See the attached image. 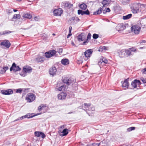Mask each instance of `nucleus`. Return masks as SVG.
I'll use <instances>...</instances> for the list:
<instances>
[{"label": "nucleus", "mask_w": 146, "mask_h": 146, "mask_svg": "<svg viewBox=\"0 0 146 146\" xmlns=\"http://www.w3.org/2000/svg\"><path fill=\"white\" fill-rule=\"evenodd\" d=\"M140 7L139 4L135 3L132 5L131 7V11L134 13H137L139 11Z\"/></svg>", "instance_id": "1"}, {"label": "nucleus", "mask_w": 146, "mask_h": 146, "mask_svg": "<svg viewBox=\"0 0 146 146\" xmlns=\"http://www.w3.org/2000/svg\"><path fill=\"white\" fill-rule=\"evenodd\" d=\"M36 97L35 95L33 93H29L27 95L25 99L29 102H31L34 101Z\"/></svg>", "instance_id": "2"}, {"label": "nucleus", "mask_w": 146, "mask_h": 146, "mask_svg": "<svg viewBox=\"0 0 146 146\" xmlns=\"http://www.w3.org/2000/svg\"><path fill=\"white\" fill-rule=\"evenodd\" d=\"M57 52L54 50L52 49L49 50L45 53V56L47 58H49L55 54Z\"/></svg>", "instance_id": "3"}, {"label": "nucleus", "mask_w": 146, "mask_h": 146, "mask_svg": "<svg viewBox=\"0 0 146 146\" xmlns=\"http://www.w3.org/2000/svg\"><path fill=\"white\" fill-rule=\"evenodd\" d=\"M141 29V27L138 25H135L131 27V30L132 32H133L135 34H139Z\"/></svg>", "instance_id": "4"}, {"label": "nucleus", "mask_w": 146, "mask_h": 146, "mask_svg": "<svg viewBox=\"0 0 146 146\" xmlns=\"http://www.w3.org/2000/svg\"><path fill=\"white\" fill-rule=\"evenodd\" d=\"M92 52L93 50L92 49H88V50H86V51L84 52V55L85 56L84 59L85 60H87L91 56L92 54Z\"/></svg>", "instance_id": "5"}, {"label": "nucleus", "mask_w": 146, "mask_h": 146, "mask_svg": "<svg viewBox=\"0 0 146 146\" xmlns=\"http://www.w3.org/2000/svg\"><path fill=\"white\" fill-rule=\"evenodd\" d=\"M61 7L62 8H70L72 6V5L70 4L68 2L64 1L60 3Z\"/></svg>", "instance_id": "6"}, {"label": "nucleus", "mask_w": 146, "mask_h": 146, "mask_svg": "<svg viewBox=\"0 0 146 146\" xmlns=\"http://www.w3.org/2000/svg\"><path fill=\"white\" fill-rule=\"evenodd\" d=\"M63 11L61 8L55 9L53 11L54 15L56 16H60L62 14Z\"/></svg>", "instance_id": "7"}, {"label": "nucleus", "mask_w": 146, "mask_h": 146, "mask_svg": "<svg viewBox=\"0 0 146 146\" xmlns=\"http://www.w3.org/2000/svg\"><path fill=\"white\" fill-rule=\"evenodd\" d=\"M1 92L4 95H9L13 94V91L12 89H8L6 90H2L1 91Z\"/></svg>", "instance_id": "8"}, {"label": "nucleus", "mask_w": 146, "mask_h": 146, "mask_svg": "<svg viewBox=\"0 0 146 146\" xmlns=\"http://www.w3.org/2000/svg\"><path fill=\"white\" fill-rule=\"evenodd\" d=\"M21 69L19 66H17L16 64L13 63V64L12 66L10 68L11 71L13 70L14 71L16 72L21 70Z\"/></svg>", "instance_id": "9"}, {"label": "nucleus", "mask_w": 146, "mask_h": 146, "mask_svg": "<svg viewBox=\"0 0 146 146\" xmlns=\"http://www.w3.org/2000/svg\"><path fill=\"white\" fill-rule=\"evenodd\" d=\"M1 45L5 47L6 48H9L11 44L8 40H4L1 43Z\"/></svg>", "instance_id": "10"}, {"label": "nucleus", "mask_w": 146, "mask_h": 146, "mask_svg": "<svg viewBox=\"0 0 146 146\" xmlns=\"http://www.w3.org/2000/svg\"><path fill=\"white\" fill-rule=\"evenodd\" d=\"M141 84L140 80H135L132 82L131 85L133 88H136L137 86H139Z\"/></svg>", "instance_id": "11"}, {"label": "nucleus", "mask_w": 146, "mask_h": 146, "mask_svg": "<svg viewBox=\"0 0 146 146\" xmlns=\"http://www.w3.org/2000/svg\"><path fill=\"white\" fill-rule=\"evenodd\" d=\"M56 71L57 70L56 68L53 66L50 68L49 72L50 75L53 76L56 75Z\"/></svg>", "instance_id": "12"}, {"label": "nucleus", "mask_w": 146, "mask_h": 146, "mask_svg": "<svg viewBox=\"0 0 146 146\" xmlns=\"http://www.w3.org/2000/svg\"><path fill=\"white\" fill-rule=\"evenodd\" d=\"M34 134L35 136L37 137H41L42 138H44L46 137L45 134L43 133L40 131H35Z\"/></svg>", "instance_id": "13"}, {"label": "nucleus", "mask_w": 146, "mask_h": 146, "mask_svg": "<svg viewBox=\"0 0 146 146\" xmlns=\"http://www.w3.org/2000/svg\"><path fill=\"white\" fill-rule=\"evenodd\" d=\"M126 28L123 23H121L118 24L116 27V30L118 31H123Z\"/></svg>", "instance_id": "14"}, {"label": "nucleus", "mask_w": 146, "mask_h": 146, "mask_svg": "<svg viewBox=\"0 0 146 146\" xmlns=\"http://www.w3.org/2000/svg\"><path fill=\"white\" fill-rule=\"evenodd\" d=\"M66 96L67 94L66 93L61 92L58 95V98L59 100H63L65 99Z\"/></svg>", "instance_id": "15"}, {"label": "nucleus", "mask_w": 146, "mask_h": 146, "mask_svg": "<svg viewBox=\"0 0 146 146\" xmlns=\"http://www.w3.org/2000/svg\"><path fill=\"white\" fill-rule=\"evenodd\" d=\"M34 116V115H32V114H31L29 113L25 115L24 116H22L21 117H20V119H17L15 120L14 121H18V120H19V119L22 120L24 118H32Z\"/></svg>", "instance_id": "16"}, {"label": "nucleus", "mask_w": 146, "mask_h": 146, "mask_svg": "<svg viewBox=\"0 0 146 146\" xmlns=\"http://www.w3.org/2000/svg\"><path fill=\"white\" fill-rule=\"evenodd\" d=\"M129 86V83L128 82V78L125 80L122 84V86L125 89H126L128 88Z\"/></svg>", "instance_id": "17"}, {"label": "nucleus", "mask_w": 146, "mask_h": 146, "mask_svg": "<svg viewBox=\"0 0 146 146\" xmlns=\"http://www.w3.org/2000/svg\"><path fill=\"white\" fill-rule=\"evenodd\" d=\"M31 68L28 66H25L23 68V70L25 73H30L32 72Z\"/></svg>", "instance_id": "18"}, {"label": "nucleus", "mask_w": 146, "mask_h": 146, "mask_svg": "<svg viewBox=\"0 0 146 146\" xmlns=\"http://www.w3.org/2000/svg\"><path fill=\"white\" fill-rule=\"evenodd\" d=\"M110 0H103L102 2L103 4V7H108L110 4Z\"/></svg>", "instance_id": "19"}, {"label": "nucleus", "mask_w": 146, "mask_h": 146, "mask_svg": "<svg viewBox=\"0 0 146 146\" xmlns=\"http://www.w3.org/2000/svg\"><path fill=\"white\" fill-rule=\"evenodd\" d=\"M63 81L68 85H70L72 82L71 80L67 77H65L63 79Z\"/></svg>", "instance_id": "20"}, {"label": "nucleus", "mask_w": 146, "mask_h": 146, "mask_svg": "<svg viewBox=\"0 0 146 146\" xmlns=\"http://www.w3.org/2000/svg\"><path fill=\"white\" fill-rule=\"evenodd\" d=\"M120 57L121 58L126 57L125 49L122 50L118 52Z\"/></svg>", "instance_id": "21"}, {"label": "nucleus", "mask_w": 146, "mask_h": 146, "mask_svg": "<svg viewBox=\"0 0 146 146\" xmlns=\"http://www.w3.org/2000/svg\"><path fill=\"white\" fill-rule=\"evenodd\" d=\"M126 57H127L131 56H133V54L131 51L128 49H125Z\"/></svg>", "instance_id": "22"}, {"label": "nucleus", "mask_w": 146, "mask_h": 146, "mask_svg": "<svg viewBox=\"0 0 146 146\" xmlns=\"http://www.w3.org/2000/svg\"><path fill=\"white\" fill-rule=\"evenodd\" d=\"M8 68L7 66L3 67V68H0V73L3 74L5 73L6 71L8 70Z\"/></svg>", "instance_id": "23"}, {"label": "nucleus", "mask_w": 146, "mask_h": 146, "mask_svg": "<svg viewBox=\"0 0 146 146\" xmlns=\"http://www.w3.org/2000/svg\"><path fill=\"white\" fill-rule=\"evenodd\" d=\"M22 16L24 18L28 19H31L32 18V15L29 13H23Z\"/></svg>", "instance_id": "24"}, {"label": "nucleus", "mask_w": 146, "mask_h": 146, "mask_svg": "<svg viewBox=\"0 0 146 146\" xmlns=\"http://www.w3.org/2000/svg\"><path fill=\"white\" fill-rule=\"evenodd\" d=\"M69 60L67 59H63L61 60V63L64 65H67L69 64Z\"/></svg>", "instance_id": "25"}, {"label": "nucleus", "mask_w": 146, "mask_h": 146, "mask_svg": "<svg viewBox=\"0 0 146 146\" xmlns=\"http://www.w3.org/2000/svg\"><path fill=\"white\" fill-rule=\"evenodd\" d=\"M44 60V58L43 57H38L36 58V60L38 63H42Z\"/></svg>", "instance_id": "26"}, {"label": "nucleus", "mask_w": 146, "mask_h": 146, "mask_svg": "<svg viewBox=\"0 0 146 146\" xmlns=\"http://www.w3.org/2000/svg\"><path fill=\"white\" fill-rule=\"evenodd\" d=\"M108 62V60L105 58H103V59L100 60V61L98 62V64L100 65L102 62H104V63L107 64Z\"/></svg>", "instance_id": "27"}, {"label": "nucleus", "mask_w": 146, "mask_h": 146, "mask_svg": "<svg viewBox=\"0 0 146 146\" xmlns=\"http://www.w3.org/2000/svg\"><path fill=\"white\" fill-rule=\"evenodd\" d=\"M132 16V14H129L123 16V18L124 20H127L131 18Z\"/></svg>", "instance_id": "28"}, {"label": "nucleus", "mask_w": 146, "mask_h": 146, "mask_svg": "<svg viewBox=\"0 0 146 146\" xmlns=\"http://www.w3.org/2000/svg\"><path fill=\"white\" fill-rule=\"evenodd\" d=\"M80 8L82 10H85L87 8V5L85 3H82L79 6Z\"/></svg>", "instance_id": "29"}, {"label": "nucleus", "mask_w": 146, "mask_h": 146, "mask_svg": "<svg viewBox=\"0 0 146 146\" xmlns=\"http://www.w3.org/2000/svg\"><path fill=\"white\" fill-rule=\"evenodd\" d=\"M102 12V8H100L98 9L96 11L94 12L93 13V15H97L100 14Z\"/></svg>", "instance_id": "30"}, {"label": "nucleus", "mask_w": 146, "mask_h": 146, "mask_svg": "<svg viewBox=\"0 0 146 146\" xmlns=\"http://www.w3.org/2000/svg\"><path fill=\"white\" fill-rule=\"evenodd\" d=\"M68 130L66 128L64 129L62 131L63 136H65L68 134Z\"/></svg>", "instance_id": "31"}, {"label": "nucleus", "mask_w": 146, "mask_h": 146, "mask_svg": "<svg viewBox=\"0 0 146 146\" xmlns=\"http://www.w3.org/2000/svg\"><path fill=\"white\" fill-rule=\"evenodd\" d=\"M79 19L78 18V17H72L71 18V21H72L74 22L75 21H79Z\"/></svg>", "instance_id": "32"}, {"label": "nucleus", "mask_w": 146, "mask_h": 146, "mask_svg": "<svg viewBox=\"0 0 146 146\" xmlns=\"http://www.w3.org/2000/svg\"><path fill=\"white\" fill-rule=\"evenodd\" d=\"M66 88V86L64 85H62L58 88V90L59 91H62L65 90Z\"/></svg>", "instance_id": "33"}, {"label": "nucleus", "mask_w": 146, "mask_h": 146, "mask_svg": "<svg viewBox=\"0 0 146 146\" xmlns=\"http://www.w3.org/2000/svg\"><path fill=\"white\" fill-rule=\"evenodd\" d=\"M82 36V34L79 35L78 36V41L80 42L84 40L83 39Z\"/></svg>", "instance_id": "34"}, {"label": "nucleus", "mask_w": 146, "mask_h": 146, "mask_svg": "<svg viewBox=\"0 0 146 146\" xmlns=\"http://www.w3.org/2000/svg\"><path fill=\"white\" fill-rule=\"evenodd\" d=\"M129 49L131 51V52H137V49L134 47H132L131 48H129Z\"/></svg>", "instance_id": "35"}, {"label": "nucleus", "mask_w": 146, "mask_h": 146, "mask_svg": "<svg viewBox=\"0 0 146 146\" xmlns=\"http://www.w3.org/2000/svg\"><path fill=\"white\" fill-rule=\"evenodd\" d=\"M12 31H5L1 33V35H5L6 34H8L12 33Z\"/></svg>", "instance_id": "36"}, {"label": "nucleus", "mask_w": 146, "mask_h": 146, "mask_svg": "<svg viewBox=\"0 0 146 146\" xmlns=\"http://www.w3.org/2000/svg\"><path fill=\"white\" fill-rule=\"evenodd\" d=\"M21 17V15L19 14H15L13 17V19H20Z\"/></svg>", "instance_id": "37"}, {"label": "nucleus", "mask_w": 146, "mask_h": 146, "mask_svg": "<svg viewBox=\"0 0 146 146\" xmlns=\"http://www.w3.org/2000/svg\"><path fill=\"white\" fill-rule=\"evenodd\" d=\"M135 128V127H132L127 128V130L128 131H130L132 130H134Z\"/></svg>", "instance_id": "38"}, {"label": "nucleus", "mask_w": 146, "mask_h": 146, "mask_svg": "<svg viewBox=\"0 0 146 146\" xmlns=\"http://www.w3.org/2000/svg\"><path fill=\"white\" fill-rule=\"evenodd\" d=\"M78 15H84L83 11L81 10H78Z\"/></svg>", "instance_id": "39"}, {"label": "nucleus", "mask_w": 146, "mask_h": 146, "mask_svg": "<svg viewBox=\"0 0 146 146\" xmlns=\"http://www.w3.org/2000/svg\"><path fill=\"white\" fill-rule=\"evenodd\" d=\"M91 35L90 33H89L87 36V40L89 41L90 40V38L91 37Z\"/></svg>", "instance_id": "40"}, {"label": "nucleus", "mask_w": 146, "mask_h": 146, "mask_svg": "<svg viewBox=\"0 0 146 146\" xmlns=\"http://www.w3.org/2000/svg\"><path fill=\"white\" fill-rule=\"evenodd\" d=\"M99 37V35L98 34H94L93 35V38L96 39Z\"/></svg>", "instance_id": "41"}, {"label": "nucleus", "mask_w": 146, "mask_h": 146, "mask_svg": "<svg viewBox=\"0 0 146 146\" xmlns=\"http://www.w3.org/2000/svg\"><path fill=\"white\" fill-rule=\"evenodd\" d=\"M84 15H89L90 14V12L88 9H87L85 11H83Z\"/></svg>", "instance_id": "42"}, {"label": "nucleus", "mask_w": 146, "mask_h": 146, "mask_svg": "<svg viewBox=\"0 0 146 146\" xmlns=\"http://www.w3.org/2000/svg\"><path fill=\"white\" fill-rule=\"evenodd\" d=\"M84 105L85 107H87L89 109V107L91 106V104L90 103L87 104L85 103L84 104Z\"/></svg>", "instance_id": "43"}, {"label": "nucleus", "mask_w": 146, "mask_h": 146, "mask_svg": "<svg viewBox=\"0 0 146 146\" xmlns=\"http://www.w3.org/2000/svg\"><path fill=\"white\" fill-rule=\"evenodd\" d=\"M95 110V107L94 106L91 107L90 108H89V109H88L89 110L91 111H94Z\"/></svg>", "instance_id": "44"}, {"label": "nucleus", "mask_w": 146, "mask_h": 146, "mask_svg": "<svg viewBox=\"0 0 146 146\" xmlns=\"http://www.w3.org/2000/svg\"><path fill=\"white\" fill-rule=\"evenodd\" d=\"M22 90L21 88L17 89L16 90V92L17 93H21L22 92Z\"/></svg>", "instance_id": "45"}, {"label": "nucleus", "mask_w": 146, "mask_h": 146, "mask_svg": "<svg viewBox=\"0 0 146 146\" xmlns=\"http://www.w3.org/2000/svg\"><path fill=\"white\" fill-rule=\"evenodd\" d=\"M100 144V143H93L92 144V146H99Z\"/></svg>", "instance_id": "46"}, {"label": "nucleus", "mask_w": 146, "mask_h": 146, "mask_svg": "<svg viewBox=\"0 0 146 146\" xmlns=\"http://www.w3.org/2000/svg\"><path fill=\"white\" fill-rule=\"evenodd\" d=\"M58 52L59 54L62 53V48H59L58 49Z\"/></svg>", "instance_id": "47"}, {"label": "nucleus", "mask_w": 146, "mask_h": 146, "mask_svg": "<svg viewBox=\"0 0 146 146\" xmlns=\"http://www.w3.org/2000/svg\"><path fill=\"white\" fill-rule=\"evenodd\" d=\"M89 41L88 40H86V41H84V42H83V43H82V44L83 45H86V44L88 43V42Z\"/></svg>", "instance_id": "48"}, {"label": "nucleus", "mask_w": 146, "mask_h": 146, "mask_svg": "<svg viewBox=\"0 0 146 146\" xmlns=\"http://www.w3.org/2000/svg\"><path fill=\"white\" fill-rule=\"evenodd\" d=\"M142 72L145 74H146V68L142 70Z\"/></svg>", "instance_id": "49"}, {"label": "nucleus", "mask_w": 146, "mask_h": 146, "mask_svg": "<svg viewBox=\"0 0 146 146\" xmlns=\"http://www.w3.org/2000/svg\"><path fill=\"white\" fill-rule=\"evenodd\" d=\"M141 80L143 83H146V79H145L143 78Z\"/></svg>", "instance_id": "50"}, {"label": "nucleus", "mask_w": 146, "mask_h": 146, "mask_svg": "<svg viewBox=\"0 0 146 146\" xmlns=\"http://www.w3.org/2000/svg\"><path fill=\"white\" fill-rule=\"evenodd\" d=\"M105 9H106V11L107 12H110V10L109 8H106Z\"/></svg>", "instance_id": "51"}, {"label": "nucleus", "mask_w": 146, "mask_h": 146, "mask_svg": "<svg viewBox=\"0 0 146 146\" xmlns=\"http://www.w3.org/2000/svg\"><path fill=\"white\" fill-rule=\"evenodd\" d=\"M72 30V27H70L69 28V33H71V31Z\"/></svg>", "instance_id": "52"}, {"label": "nucleus", "mask_w": 146, "mask_h": 146, "mask_svg": "<svg viewBox=\"0 0 146 146\" xmlns=\"http://www.w3.org/2000/svg\"><path fill=\"white\" fill-rule=\"evenodd\" d=\"M72 35L71 33H69L68 34L67 36V38H68L70 36Z\"/></svg>", "instance_id": "53"}, {"label": "nucleus", "mask_w": 146, "mask_h": 146, "mask_svg": "<svg viewBox=\"0 0 146 146\" xmlns=\"http://www.w3.org/2000/svg\"><path fill=\"white\" fill-rule=\"evenodd\" d=\"M34 19L36 21H38V19L37 17H34Z\"/></svg>", "instance_id": "54"}, {"label": "nucleus", "mask_w": 146, "mask_h": 146, "mask_svg": "<svg viewBox=\"0 0 146 146\" xmlns=\"http://www.w3.org/2000/svg\"><path fill=\"white\" fill-rule=\"evenodd\" d=\"M42 108V107H41V106H40L38 107V109L39 110H41Z\"/></svg>", "instance_id": "55"}, {"label": "nucleus", "mask_w": 146, "mask_h": 146, "mask_svg": "<svg viewBox=\"0 0 146 146\" xmlns=\"http://www.w3.org/2000/svg\"><path fill=\"white\" fill-rule=\"evenodd\" d=\"M103 13L104 14H106V10H103Z\"/></svg>", "instance_id": "56"}, {"label": "nucleus", "mask_w": 146, "mask_h": 146, "mask_svg": "<svg viewBox=\"0 0 146 146\" xmlns=\"http://www.w3.org/2000/svg\"><path fill=\"white\" fill-rule=\"evenodd\" d=\"M145 41L144 40H142L140 42L141 43H145Z\"/></svg>", "instance_id": "57"}, {"label": "nucleus", "mask_w": 146, "mask_h": 146, "mask_svg": "<svg viewBox=\"0 0 146 146\" xmlns=\"http://www.w3.org/2000/svg\"><path fill=\"white\" fill-rule=\"evenodd\" d=\"M65 127V125H64L60 126L61 128H64Z\"/></svg>", "instance_id": "58"}, {"label": "nucleus", "mask_w": 146, "mask_h": 146, "mask_svg": "<svg viewBox=\"0 0 146 146\" xmlns=\"http://www.w3.org/2000/svg\"><path fill=\"white\" fill-rule=\"evenodd\" d=\"M12 12V10H9L8 11V13H11Z\"/></svg>", "instance_id": "59"}, {"label": "nucleus", "mask_w": 146, "mask_h": 146, "mask_svg": "<svg viewBox=\"0 0 146 146\" xmlns=\"http://www.w3.org/2000/svg\"><path fill=\"white\" fill-rule=\"evenodd\" d=\"M13 11L14 12H16L17 11V10L16 9H13Z\"/></svg>", "instance_id": "60"}, {"label": "nucleus", "mask_w": 146, "mask_h": 146, "mask_svg": "<svg viewBox=\"0 0 146 146\" xmlns=\"http://www.w3.org/2000/svg\"><path fill=\"white\" fill-rule=\"evenodd\" d=\"M41 107H42V108H43V107H44L45 106H44V105H41Z\"/></svg>", "instance_id": "61"}, {"label": "nucleus", "mask_w": 146, "mask_h": 146, "mask_svg": "<svg viewBox=\"0 0 146 146\" xmlns=\"http://www.w3.org/2000/svg\"><path fill=\"white\" fill-rule=\"evenodd\" d=\"M52 35H55V34H54V33H53V34Z\"/></svg>", "instance_id": "62"}, {"label": "nucleus", "mask_w": 146, "mask_h": 146, "mask_svg": "<svg viewBox=\"0 0 146 146\" xmlns=\"http://www.w3.org/2000/svg\"><path fill=\"white\" fill-rule=\"evenodd\" d=\"M142 47H140L139 48V49H142Z\"/></svg>", "instance_id": "63"}]
</instances>
